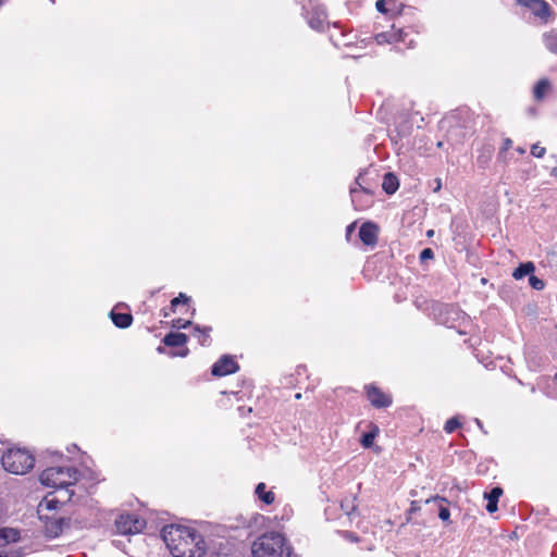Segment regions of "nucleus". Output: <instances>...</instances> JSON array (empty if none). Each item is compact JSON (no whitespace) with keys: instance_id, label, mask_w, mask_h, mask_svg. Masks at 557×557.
<instances>
[{"instance_id":"1","label":"nucleus","mask_w":557,"mask_h":557,"mask_svg":"<svg viewBox=\"0 0 557 557\" xmlns=\"http://www.w3.org/2000/svg\"><path fill=\"white\" fill-rule=\"evenodd\" d=\"M161 536L173 557H203L206 554L202 535L190 528L165 525Z\"/></svg>"},{"instance_id":"2","label":"nucleus","mask_w":557,"mask_h":557,"mask_svg":"<svg viewBox=\"0 0 557 557\" xmlns=\"http://www.w3.org/2000/svg\"><path fill=\"white\" fill-rule=\"evenodd\" d=\"M39 479L42 485L64 494V500H71L74 492L70 490V486L78 481V471L69 466L48 467L41 472Z\"/></svg>"},{"instance_id":"3","label":"nucleus","mask_w":557,"mask_h":557,"mask_svg":"<svg viewBox=\"0 0 557 557\" xmlns=\"http://www.w3.org/2000/svg\"><path fill=\"white\" fill-rule=\"evenodd\" d=\"M251 553L253 557H290L292 547L282 534L270 532L252 543Z\"/></svg>"},{"instance_id":"4","label":"nucleus","mask_w":557,"mask_h":557,"mask_svg":"<svg viewBox=\"0 0 557 557\" xmlns=\"http://www.w3.org/2000/svg\"><path fill=\"white\" fill-rule=\"evenodd\" d=\"M3 468L13 474H25L35 465L34 456L26 449L11 448L1 458Z\"/></svg>"},{"instance_id":"5","label":"nucleus","mask_w":557,"mask_h":557,"mask_svg":"<svg viewBox=\"0 0 557 557\" xmlns=\"http://www.w3.org/2000/svg\"><path fill=\"white\" fill-rule=\"evenodd\" d=\"M355 185L356 186L350 187L352 207L355 208V210H364L372 203V186L366 181L364 175L362 173H360L356 177Z\"/></svg>"},{"instance_id":"6","label":"nucleus","mask_w":557,"mask_h":557,"mask_svg":"<svg viewBox=\"0 0 557 557\" xmlns=\"http://www.w3.org/2000/svg\"><path fill=\"white\" fill-rule=\"evenodd\" d=\"M302 10L307 23L312 29L323 32L325 25L329 26L326 23V10L322 4L310 2L309 5H305Z\"/></svg>"},{"instance_id":"7","label":"nucleus","mask_w":557,"mask_h":557,"mask_svg":"<svg viewBox=\"0 0 557 557\" xmlns=\"http://www.w3.org/2000/svg\"><path fill=\"white\" fill-rule=\"evenodd\" d=\"M115 528L120 534H137L146 528V521L135 513L120 515L115 520Z\"/></svg>"},{"instance_id":"8","label":"nucleus","mask_w":557,"mask_h":557,"mask_svg":"<svg viewBox=\"0 0 557 557\" xmlns=\"http://www.w3.org/2000/svg\"><path fill=\"white\" fill-rule=\"evenodd\" d=\"M39 519L45 523V532L49 537H58L71 527V518L44 515L41 510Z\"/></svg>"},{"instance_id":"9","label":"nucleus","mask_w":557,"mask_h":557,"mask_svg":"<svg viewBox=\"0 0 557 557\" xmlns=\"http://www.w3.org/2000/svg\"><path fill=\"white\" fill-rule=\"evenodd\" d=\"M469 321V317L460 309L446 305L441 310L440 322L448 327H458Z\"/></svg>"},{"instance_id":"10","label":"nucleus","mask_w":557,"mask_h":557,"mask_svg":"<svg viewBox=\"0 0 557 557\" xmlns=\"http://www.w3.org/2000/svg\"><path fill=\"white\" fill-rule=\"evenodd\" d=\"M238 370L239 366L235 361V359L230 355H224L212 364L211 374L213 376H225L228 374H233Z\"/></svg>"},{"instance_id":"11","label":"nucleus","mask_w":557,"mask_h":557,"mask_svg":"<svg viewBox=\"0 0 557 557\" xmlns=\"http://www.w3.org/2000/svg\"><path fill=\"white\" fill-rule=\"evenodd\" d=\"M366 393L371 405L377 409L387 408L393 403L391 395L385 394L375 385H367Z\"/></svg>"},{"instance_id":"12","label":"nucleus","mask_w":557,"mask_h":557,"mask_svg":"<svg viewBox=\"0 0 557 557\" xmlns=\"http://www.w3.org/2000/svg\"><path fill=\"white\" fill-rule=\"evenodd\" d=\"M379 228L373 222H364L359 228V238L367 246H374L377 242Z\"/></svg>"},{"instance_id":"13","label":"nucleus","mask_w":557,"mask_h":557,"mask_svg":"<svg viewBox=\"0 0 557 557\" xmlns=\"http://www.w3.org/2000/svg\"><path fill=\"white\" fill-rule=\"evenodd\" d=\"M518 2L530 9L535 16L542 20H546L549 15V5L544 0H518Z\"/></svg>"},{"instance_id":"14","label":"nucleus","mask_w":557,"mask_h":557,"mask_svg":"<svg viewBox=\"0 0 557 557\" xmlns=\"http://www.w3.org/2000/svg\"><path fill=\"white\" fill-rule=\"evenodd\" d=\"M406 33L403 28L395 30L394 28L391 32H382L375 35L374 39L377 45L384 44H393L405 41Z\"/></svg>"},{"instance_id":"15","label":"nucleus","mask_w":557,"mask_h":557,"mask_svg":"<svg viewBox=\"0 0 557 557\" xmlns=\"http://www.w3.org/2000/svg\"><path fill=\"white\" fill-rule=\"evenodd\" d=\"M503 495V488L494 486L490 492L484 493V498L487 500L486 510L490 513H494L498 509V500Z\"/></svg>"},{"instance_id":"16","label":"nucleus","mask_w":557,"mask_h":557,"mask_svg":"<svg viewBox=\"0 0 557 557\" xmlns=\"http://www.w3.org/2000/svg\"><path fill=\"white\" fill-rule=\"evenodd\" d=\"M110 318L113 324L119 329H127L133 323V315L129 312H117L113 309L110 312Z\"/></svg>"},{"instance_id":"17","label":"nucleus","mask_w":557,"mask_h":557,"mask_svg":"<svg viewBox=\"0 0 557 557\" xmlns=\"http://www.w3.org/2000/svg\"><path fill=\"white\" fill-rule=\"evenodd\" d=\"M411 129L412 126L407 121H403L401 123L397 124L393 131H391V139L395 144H398L410 135Z\"/></svg>"},{"instance_id":"18","label":"nucleus","mask_w":557,"mask_h":557,"mask_svg":"<svg viewBox=\"0 0 557 557\" xmlns=\"http://www.w3.org/2000/svg\"><path fill=\"white\" fill-rule=\"evenodd\" d=\"M187 341L188 336L186 334L181 332H170L163 337L162 343L169 347H180L184 346Z\"/></svg>"},{"instance_id":"19","label":"nucleus","mask_w":557,"mask_h":557,"mask_svg":"<svg viewBox=\"0 0 557 557\" xmlns=\"http://www.w3.org/2000/svg\"><path fill=\"white\" fill-rule=\"evenodd\" d=\"M398 187H399L398 177L392 172L385 173L383 176V182H382L383 190L387 195H393L394 193H396Z\"/></svg>"},{"instance_id":"20","label":"nucleus","mask_w":557,"mask_h":557,"mask_svg":"<svg viewBox=\"0 0 557 557\" xmlns=\"http://www.w3.org/2000/svg\"><path fill=\"white\" fill-rule=\"evenodd\" d=\"M20 531L13 528H1L0 529V546L10 543H15L20 540Z\"/></svg>"},{"instance_id":"21","label":"nucleus","mask_w":557,"mask_h":557,"mask_svg":"<svg viewBox=\"0 0 557 557\" xmlns=\"http://www.w3.org/2000/svg\"><path fill=\"white\" fill-rule=\"evenodd\" d=\"M534 271H535L534 263L531 261H528L524 263H520L519 267L515 269L512 276L516 280H521L525 276L530 277V275H532Z\"/></svg>"},{"instance_id":"22","label":"nucleus","mask_w":557,"mask_h":557,"mask_svg":"<svg viewBox=\"0 0 557 557\" xmlns=\"http://www.w3.org/2000/svg\"><path fill=\"white\" fill-rule=\"evenodd\" d=\"M255 494L265 505H271L274 502V499H275L274 493L272 491H267V486L262 482L257 484L256 490H255Z\"/></svg>"},{"instance_id":"23","label":"nucleus","mask_w":557,"mask_h":557,"mask_svg":"<svg viewBox=\"0 0 557 557\" xmlns=\"http://www.w3.org/2000/svg\"><path fill=\"white\" fill-rule=\"evenodd\" d=\"M550 89V82L547 78L540 79L533 88V97L540 101L544 99L547 91Z\"/></svg>"},{"instance_id":"24","label":"nucleus","mask_w":557,"mask_h":557,"mask_svg":"<svg viewBox=\"0 0 557 557\" xmlns=\"http://www.w3.org/2000/svg\"><path fill=\"white\" fill-rule=\"evenodd\" d=\"M379 432H380V430H379L377 425L371 424L370 431H368L361 435L360 444L362 445V447L370 448L373 445V442H374L375 437L377 436Z\"/></svg>"},{"instance_id":"25","label":"nucleus","mask_w":557,"mask_h":557,"mask_svg":"<svg viewBox=\"0 0 557 557\" xmlns=\"http://www.w3.org/2000/svg\"><path fill=\"white\" fill-rule=\"evenodd\" d=\"M430 502L438 503V518L444 522H449V518H450L449 508L443 504L446 502V499L443 497H440V496H435L432 499L426 500V503H430Z\"/></svg>"},{"instance_id":"26","label":"nucleus","mask_w":557,"mask_h":557,"mask_svg":"<svg viewBox=\"0 0 557 557\" xmlns=\"http://www.w3.org/2000/svg\"><path fill=\"white\" fill-rule=\"evenodd\" d=\"M211 331H212L211 326H200V325L194 326V332H195V334H198L199 343L202 346L210 345V332Z\"/></svg>"},{"instance_id":"27","label":"nucleus","mask_w":557,"mask_h":557,"mask_svg":"<svg viewBox=\"0 0 557 557\" xmlns=\"http://www.w3.org/2000/svg\"><path fill=\"white\" fill-rule=\"evenodd\" d=\"M545 47L553 53H557V32L553 30L543 36Z\"/></svg>"},{"instance_id":"28","label":"nucleus","mask_w":557,"mask_h":557,"mask_svg":"<svg viewBox=\"0 0 557 557\" xmlns=\"http://www.w3.org/2000/svg\"><path fill=\"white\" fill-rule=\"evenodd\" d=\"M67 500H64V494L60 498H46L44 503H40L39 508L41 509L44 506L48 510H55L60 504H64Z\"/></svg>"},{"instance_id":"29","label":"nucleus","mask_w":557,"mask_h":557,"mask_svg":"<svg viewBox=\"0 0 557 557\" xmlns=\"http://www.w3.org/2000/svg\"><path fill=\"white\" fill-rule=\"evenodd\" d=\"M333 26L335 28H338V29H342L339 24L338 23H334ZM345 37H346V34L344 30H341V38H336L334 34H331L330 35V40L332 41V44L335 46V47H341V46H349L350 42L349 41H346L345 40Z\"/></svg>"},{"instance_id":"30","label":"nucleus","mask_w":557,"mask_h":557,"mask_svg":"<svg viewBox=\"0 0 557 557\" xmlns=\"http://www.w3.org/2000/svg\"><path fill=\"white\" fill-rule=\"evenodd\" d=\"M460 426H461V422L459 421V418L453 417L446 421V423L444 425V431L447 434H451Z\"/></svg>"},{"instance_id":"31","label":"nucleus","mask_w":557,"mask_h":557,"mask_svg":"<svg viewBox=\"0 0 557 557\" xmlns=\"http://www.w3.org/2000/svg\"><path fill=\"white\" fill-rule=\"evenodd\" d=\"M529 284L533 289H536V290H542L545 287L544 281L533 274L530 275V277H529Z\"/></svg>"},{"instance_id":"32","label":"nucleus","mask_w":557,"mask_h":557,"mask_svg":"<svg viewBox=\"0 0 557 557\" xmlns=\"http://www.w3.org/2000/svg\"><path fill=\"white\" fill-rule=\"evenodd\" d=\"M189 297L186 296L185 294L183 293H180L177 297H174L172 300H171V308L172 310H175V308L178 306V305H185L189 301Z\"/></svg>"},{"instance_id":"33","label":"nucleus","mask_w":557,"mask_h":557,"mask_svg":"<svg viewBox=\"0 0 557 557\" xmlns=\"http://www.w3.org/2000/svg\"><path fill=\"white\" fill-rule=\"evenodd\" d=\"M545 152H546L545 148L540 146L539 144H534L531 147V154L535 158L544 157Z\"/></svg>"},{"instance_id":"34","label":"nucleus","mask_w":557,"mask_h":557,"mask_svg":"<svg viewBox=\"0 0 557 557\" xmlns=\"http://www.w3.org/2000/svg\"><path fill=\"white\" fill-rule=\"evenodd\" d=\"M7 557H23L25 555V550L22 547L18 548H10L9 550L4 552Z\"/></svg>"},{"instance_id":"35","label":"nucleus","mask_w":557,"mask_h":557,"mask_svg":"<svg viewBox=\"0 0 557 557\" xmlns=\"http://www.w3.org/2000/svg\"><path fill=\"white\" fill-rule=\"evenodd\" d=\"M419 258H420V261H421V262H424V261H426V260H431V259H433V258H434V252H433V250H432L431 248H424V249H422V251L420 252Z\"/></svg>"},{"instance_id":"36","label":"nucleus","mask_w":557,"mask_h":557,"mask_svg":"<svg viewBox=\"0 0 557 557\" xmlns=\"http://www.w3.org/2000/svg\"><path fill=\"white\" fill-rule=\"evenodd\" d=\"M189 325H191V321L183 320V319H176L172 323V326L175 327V329H178V330L186 329Z\"/></svg>"},{"instance_id":"37","label":"nucleus","mask_w":557,"mask_h":557,"mask_svg":"<svg viewBox=\"0 0 557 557\" xmlns=\"http://www.w3.org/2000/svg\"><path fill=\"white\" fill-rule=\"evenodd\" d=\"M386 4H387V2L385 0H377L375 3V8L379 12L386 14L387 13Z\"/></svg>"},{"instance_id":"38","label":"nucleus","mask_w":557,"mask_h":557,"mask_svg":"<svg viewBox=\"0 0 557 557\" xmlns=\"http://www.w3.org/2000/svg\"><path fill=\"white\" fill-rule=\"evenodd\" d=\"M512 146V140L510 138H506L504 139L503 141V147H502V151H500V154L505 151H507L508 149H510Z\"/></svg>"},{"instance_id":"39","label":"nucleus","mask_w":557,"mask_h":557,"mask_svg":"<svg viewBox=\"0 0 557 557\" xmlns=\"http://www.w3.org/2000/svg\"><path fill=\"white\" fill-rule=\"evenodd\" d=\"M355 227H356V222L350 223V224L346 227V237H347V239H348V238L350 237V235L354 233Z\"/></svg>"},{"instance_id":"40","label":"nucleus","mask_w":557,"mask_h":557,"mask_svg":"<svg viewBox=\"0 0 557 557\" xmlns=\"http://www.w3.org/2000/svg\"><path fill=\"white\" fill-rule=\"evenodd\" d=\"M189 350L188 348H183L181 351L176 352V354H172V356H177V357H186L188 355Z\"/></svg>"},{"instance_id":"41","label":"nucleus","mask_w":557,"mask_h":557,"mask_svg":"<svg viewBox=\"0 0 557 557\" xmlns=\"http://www.w3.org/2000/svg\"><path fill=\"white\" fill-rule=\"evenodd\" d=\"M342 508L346 511L347 515H350L351 511L355 509V506L351 505L349 506L348 504L345 505L344 503L342 504Z\"/></svg>"},{"instance_id":"42","label":"nucleus","mask_w":557,"mask_h":557,"mask_svg":"<svg viewBox=\"0 0 557 557\" xmlns=\"http://www.w3.org/2000/svg\"><path fill=\"white\" fill-rule=\"evenodd\" d=\"M441 187H442V183H441V180H438V178H437V180H436V184H435V188H434V191H437V190H440V189H441Z\"/></svg>"},{"instance_id":"43","label":"nucleus","mask_w":557,"mask_h":557,"mask_svg":"<svg viewBox=\"0 0 557 557\" xmlns=\"http://www.w3.org/2000/svg\"><path fill=\"white\" fill-rule=\"evenodd\" d=\"M550 175L554 177H557V165L555 168H553Z\"/></svg>"},{"instance_id":"44","label":"nucleus","mask_w":557,"mask_h":557,"mask_svg":"<svg viewBox=\"0 0 557 557\" xmlns=\"http://www.w3.org/2000/svg\"><path fill=\"white\" fill-rule=\"evenodd\" d=\"M433 235H434V231H433V230H429V231L426 232V236H428V237H432Z\"/></svg>"},{"instance_id":"45","label":"nucleus","mask_w":557,"mask_h":557,"mask_svg":"<svg viewBox=\"0 0 557 557\" xmlns=\"http://www.w3.org/2000/svg\"><path fill=\"white\" fill-rule=\"evenodd\" d=\"M157 350H158V352H160V354H163V352H164V348H163L162 346H159V347L157 348Z\"/></svg>"},{"instance_id":"46","label":"nucleus","mask_w":557,"mask_h":557,"mask_svg":"<svg viewBox=\"0 0 557 557\" xmlns=\"http://www.w3.org/2000/svg\"><path fill=\"white\" fill-rule=\"evenodd\" d=\"M475 423L478 424L479 428H482V423L479 419H475Z\"/></svg>"},{"instance_id":"47","label":"nucleus","mask_w":557,"mask_h":557,"mask_svg":"<svg viewBox=\"0 0 557 557\" xmlns=\"http://www.w3.org/2000/svg\"><path fill=\"white\" fill-rule=\"evenodd\" d=\"M518 152L523 154L525 152V150L523 148H518Z\"/></svg>"},{"instance_id":"48","label":"nucleus","mask_w":557,"mask_h":557,"mask_svg":"<svg viewBox=\"0 0 557 557\" xmlns=\"http://www.w3.org/2000/svg\"><path fill=\"white\" fill-rule=\"evenodd\" d=\"M295 398H296V399H300V398H301V394H300V393H297V394L295 395Z\"/></svg>"},{"instance_id":"49","label":"nucleus","mask_w":557,"mask_h":557,"mask_svg":"<svg viewBox=\"0 0 557 557\" xmlns=\"http://www.w3.org/2000/svg\"><path fill=\"white\" fill-rule=\"evenodd\" d=\"M0 557H7L4 552H0Z\"/></svg>"},{"instance_id":"50","label":"nucleus","mask_w":557,"mask_h":557,"mask_svg":"<svg viewBox=\"0 0 557 557\" xmlns=\"http://www.w3.org/2000/svg\"><path fill=\"white\" fill-rule=\"evenodd\" d=\"M554 381H556V382H557V372H556V373H555V375H554Z\"/></svg>"}]
</instances>
